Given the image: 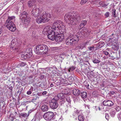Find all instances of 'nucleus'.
I'll list each match as a JSON object with an SVG mask.
<instances>
[{"label":"nucleus","instance_id":"obj_11","mask_svg":"<svg viewBox=\"0 0 121 121\" xmlns=\"http://www.w3.org/2000/svg\"><path fill=\"white\" fill-rule=\"evenodd\" d=\"M43 45H40L36 46L35 47L34 51L36 54L38 55H41L43 52L42 49L43 48Z\"/></svg>","mask_w":121,"mask_h":121},{"label":"nucleus","instance_id":"obj_34","mask_svg":"<svg viewBox=\"0 0 121 121\" xmlns=\"http://www.w3.org/2000/svg\"><path fill=\"white\" fill-rule=\"evenodd\" d=\"M88 50L90 51H93L94 49V46L93 45L91 46H89L88 47Z\"/></svg>","mask_w":121,"mask_h":121},{"label":"nucleus","instance_id":"obj_37","mask_svg":"<svg viewBox=\"0 0 121 121\" xmlns=\"http://www.w3.org/2000/svg\"><path fill=\"white\" fill-rule=\"evenodd\" d=\"M99 4L102 6L104 7H105L107 6V5L104 3L101 2L99 3Z\"/></svg>","mask_w":121,"mask_h":121},{"label":"nucleus","instance_id":"obj_43","mask_svg":"<svg viewBox=\"0 0 121 121\" xmlns=\"http://www.w3.org/2000/svg\"><path fill=\"white\" fill-rule=\"evenodd\" d=\"M60 117L57 116L54 117V119L55 118L56 121H58L60 120Z\"/></svg>","mask_w":121,"mask_h":121},{"label":"nucleus","instance_id":"obj_49","mask_svg":"<svg viewBox=\"0 0 121 121\" xmlns=\"http://www.w3.org/2000/svg\"><path fill=\"white\" fill-rule=\"evenodd\" d=\"M14 119V118L10 116L9 118L8 121H13Z\"/></svg>","mask_w":121,"mask_h":121},{"label":"nucleus","instance_id":"obj_32","mask_svg":"<svg viewBox=\"0 0 121 121\" xmlns=\"http://www.w3.org/2000/svg\"><path fill=\"white\" fill-rule=\"evenodd\" d=\"M78 34H77V35H75L74 36V37L73 38L75 40H76V41L77 42V43L78 42V41L79 40V37L77 35Z\"/></svg>","mask_w":121,"mask_h":121},{"label":"nucleus","instance_id":"obj_15","mask_svg":"<svg viewBox=\"0 0 121 121\" xmlns=\"http://www.w3.org/2000/svg\"><path fill=\"white\" fill-rule=\"evenodd\" d=\"M103 105L104 106L111 107L113 104V103L110 100H104L103 103Z\"/></svg>","mask_w":121,"mask_h":121},{"label":"nucleus","instance_id":"obj_27","mask_svg":"<svg viewBox=\"0 0 121 121\" xmlns=\"http://www.w3.org/2000/svg\"><path fill=\"white\" fill-rule=\"evenodd\" d=\"M71 43H70V45H72L73 44H75L77 43V42L76 40H75L73 39V38H71L70 42Z\"/></svg>","mask_w":121,"mask_h":121},{"label":"nucleus","instance_id":"obj_40","mask_svg":"<svg viewBox=\"0 0 121 121\" xmlns=\"http://www.w3.org/2000/svg\"><path fill=\"white\" fill-rule=\"evenodd\" d=\"M37 115L36 114H35L34 116L33 119L31 121H36L37 119H38V118H37Z\"/></svg>","mask_w":121,"mask_h":121},{"label":"nucleus","instance_id":"obj_42","mask_svg":"<svg viewBox=\"0 0 121 121\" xmlns=\"http://www.w3.org/2000/svg\"><path fill=\"white\" fill-rule=\"evenodd\" d=\"M55 83L56 85H57L58 86L61 84V82L60 80L59 81L56 80L55 81Z\"/></svg>","mask_w":121,"mask_h":121},{"label":"nucleus","instance_id":"obj_10","mask_svg":"<svg viewBox=\"0 0 121 121\" xmlns=\"http://www.w3.org/2000/svg\"><path fill=\"white\" fill-rule=\"evenodd\" d=\"M42 11V9L40 8H33L31 12L32 16L36 17L40 15V14L41 13Z\"/></svg>","mask_w":121,"mask_h":121},{"label":"nucleus","instance_id":"obj_45","mask_svg":"<svg viewBox=\"0 0 121 121\" xmlns=\"http://www.w3.org/2000/svg\"><path fill=\"white\" fill-rule=\"evenodd\" d=\"M64 92V93L65 94L67 95L70 92V91L69 89H66L65 90Z\"/></svg>","mask_w":121,"mask_h":121},{"label":"nucleus","instance_id":"obj_7","mask_svg":"<svg viewBox=\"0 0 121 121\" xmlns=\"http://www.w3.org/2000/svg\"><path fill=\"white\" fill-rule=\"evenodd\" d=\"M60 94H58L57 96H55L52 99L50 103V107L51 108L55 109L57 108L58 106V101L59 99H60Z\"/></svg>","mask_w":121,"mask_h":121},{"label":"nucleus","instance_id":"obj_38","mask_svg":"<svg viewBox=\"0 0 121 121\" xmlns=\"http://www.w3.org/2000/svg\"><path fill=\"white\" fill-rule=\"evenodd\" d=\"M41 85L43 87H46L47 86V84L45 82L41 83Z\"/></svg>","mask_w":121,"mask_h":121},{"label":"nucleus","instance_id":"obj_8","mask_svg":"<svg viewBox=\"0 0 121 121\" xmlns=\"http://www.w3.org/2000/svg\"><path fill=\"white\" fill-rule=\"evenodd\" d=\"M61 28L60 29H58L56 30L55 32H56V38L55 41L58 42H61L64 39V35L62 33Z\"/></svg>","mask_w":121,"mask_h":121},{"label":"nucleus","instance_id":"obj_52","mask_svg":"<svg viewBox=\"0 0 121 121\" xmlns=\"http://www.w3.org/2000/svg\"><path fill=\"white\" fill-rule=\"evenodd\" d=\"M32 92V91H31V90L30 89L27 92V94L28 95H30Z\"/></svg>","mask_w":121,"mask_h":121},{"label":"nucleus","instance_id":"obj_33","mask_svg":"<svg viewBox=\"0 0 121 121\" xmlns=\"http://www.w3.org/2000/svg\"><path fill=\"white\" fill-rule=\"evenodd\" d=\"M71 38H68L66 40V43L67 45H70V43H71L70 42Z\"/></svg>","mask_w":121,"mask_h":121},{"label":"nucleus","instance_id":"obj_28","mask_svg":"<svg viewBox=\"0 0 121 121\" xmlns=\"http://www.w3.org/2000/svg\"><path fill=\"white\" fill-rule=\"evenodd\" d=\"M104 45V43L103 42H99L97 45V48H100L102 47Z\"/></svg>","mask_w":121,"mask_h":121},{"label":"nucleus","instance_id":"obj_29","mask_svg":"<svg viewBox=\"0 0 121 121\" xmlns=\"http://www.w3.org/2000/svg\"><path fill=\"white\" fill-rule=\"evenodd\" d=\"M78 119L79 121H83L84 117L82 115H80L78 116Z\"/></svg>","mask_w":121,"mask_h":121},{"label":"nucleus","instance_id":"obj_4","mask_svg":"<svg viewBox=\"0 0 121 121\" xmlns=\"http://www.w3.org/2000/svg\"><path fill=\"white\" fill-rule=\"evenodd\" d=\"M15 21V17L14 16H8L6 21L7 24L6 26L10 31L14 32L16 30L15 25L14 24L13 22Z\"/></svg>","mask_w":121,"mask_h":121},{"label":"nucleus","instance_id":"obj_64","mask_svg":"<svg viewBox=\"0 0 121 121\" xmlns=\"http://www.w3.org/2000/svg\"><path fill=\"white\" fill-rule=\"evenodd\" d=\"M33 111H34L33 110H30L28 112L29 113H31V112H32Z\"/></svg>","mask_w":121,"mask_h":121},{"label":"nucleus","instance_id":"obj_24","mask_svg":"<svg viewBox=\"0 0 121 121\" xmlns=\"http://www.w3.org/2000/svg\"><path fill=\"white\" fill-rule=\"evenodd\" d=\"M81 96L83 99H85L87 96V93L86 92H83L81 94Z\"/></svg>","mask_w":121,"mask_h":121},{"label":"nucleus","instance_id":"obj_50","mask_svg":"<svg viewBox=\"0 0 121 121\" xmlns=\"http://www.w3.org/2000/svg\"><path fill=\"white\" fill-rule=\"evenodd\" d=\"M26 63L25 62H22L20 63L19 65L20 66L23 67L25 66L26 65Z\"/></svg>","mask_w":121,"mask_h":121},{"label":"nucleus","instance_id":"obj_48","mask_svg":"<svg viewBox=\"0 0 121 121\" xmlns=\"http://www.w3.org/2000/svg\"><path fill=\"white\" fill-rule=\"evenodd\" d=\"M28 80L30 81V82H29V83L31 84L33 81V80L32 77H30Z\"/></svg>","mask_w":121,"mask_h":121},{"label":"nucleus","instance_id":"obj_18","mask_svg":"<svg viewBox=\"0 0 121 121\" xmlns=\"http://www.w3.org/2000/svg\"><path fill=\"white\" fill-rule=\"evenodd\" d=\"M72 92L73 95L75 96H78L80 95V91L78 89H73L72 90Z\"/></svg>","mask_w":121,"mask_h":121},{"label":"nucleus","instance_id":"obj_26","mask_svg":"<svg viewBox=\"0 0 121 121\" xmlns=\"http://www.w3.org/2000/svg\"><path fill=\"white\" fill-rule=\"evenodd\" d=\"M60 80L61 82V84H64L65 85H68L66 82V81L65 79H60Z\"/></svg>","mask_w":121,"mask_h":121},{"label":"nucleus","instance_id":"obj_56","mask_svg":"<svg viewBox=\"0 0 121 121\" xmlns=\"http://www.w3.org/2000/svg\"><path fill=\"white\" fill-rule=\"evenodd\" d=\"M19 94H21V93H22V91L23 90V88L22 87H21L20 89H19Z\"/></svg>","mask_w":121,"mask_h":121},{"label":"nucleus","instance_id":"obj_57","mask_svg":"<svg viewBox=\"0 0 121 121\" xmlns=\"http://www.w3.org/2000/svg\"><path fill=\"white\" fill-rule=\"evenodd\" d=\"M100 108H101V109H103L104 108V105H102L101 104L99 106Z\"/></svg>","mask_w":121,"mask_h":121},{"label":"nucleus","instance_id":"obj_47","mask_svg":"<svg viewBox=\"0 0 121 121\" xmlns=\"http://www.w3.org/2000/svg\"><path fill=\"white\" fill-rule=\"evenodd\" d=\"M105 118L108 121L109 120V117L108 113H106L105 114Z\"/></svg>","mask_w":121,"mask_h":121},{"label":"nucleus","instance_id":"obj_20","mask_svg":"<svg viewBox=\"0 0 121 121\" xmlns=\"http://www.w3.org/2000/svg\"><path fill=\"white\" fill-rule=\"evenodd\" d=\"M41 110L43 112L47 111L48 109V106L44 104L42 105L41 107Z\"/></svg>","mask_w":121,"mask_h":121},{"label":"nucleus","instance_id":"obj_9","mask_svg":"<svg viewBox=\"0 0 121 121\" xmlns=\"http://www.w3.org/2000/svg\"><path fill=\"white\" fill-rule=\"evenodd\" d=\"M55 115L52 112H48L45 113L43 115V117L47 121H51L54 119Z\"/></svg>","mask_w":121,"mask_h":121},{"label":"nucleus","instance_id":"obj_6","mask_svg":"<svg viewBox=\"0 0 121 121\" xmlns=\"http://www.w3.org/2000/svg\"><path fill=\"white\" fill-rule=\"evenodd\" d=\"M19 17L23 25L26 26L29 24L30 20V18L27 16V14L26 12H22Z\"/></svg>","mask_w":121,"mask_h":121},{"label":"nucleus","instance_id":"obj_41","mask_svg":"<svg viewBox=\"0 0 121 121\" xmlns=\"http://www.w3.org/2000/svg\"><path fill=\"white\" fill-rule=\"evenodd\" d=\"M93 62L94 63H99V62H100L99 60H98L96 58L94 59L93 60Z\"/></svg>","mask_w":121,"mask_h":121},{"label":"nucleus","instance_id":"obj_1","mask_svg":"<svg viewBox=\"0 0 121 121\" xmlns=\"http://www.w3.org/2000/svg\"><path fill=\"white\" fill-rule=\"evenodd\" d=\"M80 19L81 17L79 14L72 11L68 13L64 16L65 20L71 25L75 24Z\"/></svg>","mask_w":121,"mask_h":121},{"label":"nucleus","instance_id":"obj_62","mask_svg":"<svg viewBox=\"0 0 121 121\" xmlns=\"http://www.w3.org/2000/svg\"><path fill=\"white\" fill-rule=\"evenodd\" d=\"M60 9L61 8L60 7L58 8L57 9V10L58 12H59L61 11V10H60Z\"/></svg>","mask_w":121,"mask_h":121},{"label":"nucleus","instance_id":"obj_44","mask_svg":"<svg viewBox=\"0 0 121 121\" xmlns=\"http://www.w3.org/2000/svg\"><path fill=\"white\" fill-rule=\"evenodd\" d=\"M93 108H94L95 109V110L97 111V109L98 108V109L99 110V111H100V110H102V109L100 108H100V107L99 106V107H98L97 106L94 107Z\"/></svg>","mask_w":121,"mask_h":121},{"label":"nucleus","instance_id":"obj_16","mask_svg":"<svg viewBox=\"0 0 121 121\" xmlns=\"http://www.w3.org/2000/svg\"><path fill=\"white\" fill-rule=\"evenodd\" d=\"M60 94V105L61 106H67L68 105L67 104V102L65 101V98L63 97H61V94Z\"/></svg>","mask_w":121,"mask_h":121},{"label":"nucleus","instance_id":"obj_51","mask_svg":"<svg viewBox=\"0 0 121 121\" xmlns=\"http://www.w3.org/2000/svg\"><path fill=\"white\" fill-rule=\"evenodd\" d=\"M74 112L75 114H77L79 113L80 111L78 109H75Z\"/></svg>","mask_w":121,"mask_h":121},{"label":"nucleus","instance_id":"obj_31","mask_svg":"<svg viewBox=\"0 0 121 121\" xmlns=\"http://www.w3.org/2000/svg\"><path fill=\"white\" fill-rule=\"evenodd\" d=\"M76 67L74 66H72L70 67L69 69L68 70V71L69 72H70V71H73L75 69Z\"/></svg>","mask_w":121,"mask_h":121},{"label":"nucleus","instance_id":"obj_53","mask_svg":"<svg viewBox=\"0 0 121 121\" xmlns=\"http://www.w3.org/2000/svg\"><path fill=\"white\" fill-rule=\"evenodd\" d=\"M109 12H107L105 14V16L106 17H107L109 16Z\"/></svg>","mask_w":121,"mask_h":121},{"label":"nucleus","instance_id":"obj_55","mask_svg":"<svg viewBox=\"0 0 121 121\" xmlns=\"http://www.w3.org/2000/svg\"><path fill=\"white\" fill-rule=\"evenodd\" d=\"M103 52L105 55H109V53L108 52L104 51H103Z\"/></svg>","mask_w":121,"mask_h":121},{"label":"nucleus","instance_id":"obj_36","mask_svg":"<svg viewBox=\"0 0 121 121\" xmlns=\"http://www.w3.org/2000/svg\"><path fill=\"white\" fill-rule=\"evenodd\" d=\"M116 10L115 9H113L112 10V14L113 17H116Z\"/></svg>","mask_w":121,"mask_h":121},{"label":"nucleus","instance_id":"obj_30","mask_svg":"<svg viewBox=\"0 0 121 121\" xmlns=\"http://www.w3.org/2000/svg\"><path fill=\"white\" fill-rule=\"evenodd\" d=\"M68 79L69 81V82H73L74 80L73 77L71 76L68 78Z\"/></svg>","mask_w":121,"mask_h":121},{"label":"nucleus","instance_id":"obj_63","mask_svg":"<svg viewBox=\"0 0 121 121\" xmlns=\"http://www.w3.org/2000/svg\"><path fill=\"white\" fill-rule=\"evenodd\" d=\"M3 32L2 29V28L0 27V35Z\"/></svg>","mask_w":121,"mask_h":121},{"label":"nucleus","instance_id":"obj_58","mask_svg":"<svg viewBox=\"0 0 121 121\" xmlns=\"http://www.w3.org/2000/svg\"><path fill=\"white\" fill-rule=\"evenodd\" d=\"M109 56L110 57H112V59H114L115 58V57L112 56V55H110V54H109Z\"/></svg>","mask_w":121,"mask_h":121},{"label":"nucleus","instance_id":"obj_35","mask_svg":"<svg viewBox=\"0 0 121 121\" xmlns=\"http://www.w3.org/2000/svg\"><path fill=\"white\" fill-rule=\"evenodd\" d=\"M27 116V114L26 113H21L19 115L20 117H25Z\"/></svg>","mask_w":121,"mask_h":121},{"label":"nucleus","instance_id":"obj_12","mask_svg":"<svg viewBox=\"0 0 121 121\" xmlns=\"http://www.w3.org/2000/svg\"><path fill=\"white\" fill-rule=\"evenodd\" d=\"M17 41L16 39H13L11 41V44L10 45V46L11 47L10 48L11 50H17V44L16 42Z\"/></svg>","mask_w":121,"mask_h":121},{"label":"nucleus","instance_id":"obj_5","mask_svg":"<svg viewBox=\"0 0 121 121\" xmlns=\"http://www.w3.org/2000/svg\"><path fill=\"white\" fill-rule=\"evenodd\" d=\"M40 17L36 19V22L38 24L44 23L49 21L51 19V15L48 13H43L40 14Z\"/></svg>","mask_w":121,"mask_h":121},{"label":"nucleus","instance_id":"obj_39","mask_svg":"<svg viewBox=\"0 0 121 121\" xmlns=\"http://www.w3.org/2000/svg\"><path fill=\"white\" fill-rule=\"evenodd\" d=\"M115 109L117 111H119L121 109L120 107L119 106L117 105L115 106Z\"/></svg>","mask_w":121,"mask_h":121},{"label":"nucleus","instance_id":"obj_17","mask_svg":"<svg viewBox=\"0 0 121 121\" xmlns=\"http://www.w3.org/2000/svg\"><path fill=\"white\" fill-rule=\"evenodd\" d=\"M43 48L42 49L43 52H42L41 55L47 54L48 50H49L48 47L46 45L43 44Z\"/></svg>","mask_w":121,"mask_h":121},{"label":"nucleus","instance_id":"obj_21","mask_svg":"<svg viewBox=\"0 0 121 121\" xmlns=\"http://www.w3.org/2000/svg\"><path fill=\"white\" fill-rule=\"evenodd\" d=\"M35 2V0H30L28 2V5L29 7H31L34 5Z\"/></svg>","mask_w":121,"mask_h":121},{"label":"nucleus","instance_id":"obj_3","mask_svg":"<svg viewBox=\"0 0 121 121\" xmlns=\"http://www.w3.org/2000/svg\"><path fill=\"white\" fill-rule=\"evenodd\" d=\"M116 36L113 34H112L111 37L112 38H109L108 40L107 45L108 46H112V48L115 50H117L119 48L118 44V38H116Z\"/></svg>","mask_w":121,"mask_h":121},{"label":"nucleus","instance_id":"obj_61","mask_svg":"<svg viewBox=\"0 0 121 121\" xmlns=\"http://www.w3.org/2000/svg\"><path fill=\"white\" fill-rule=\"evenodd\" d=\"M44 76H45L44 75H40V78L41 79H43L44 78Z\"/></svg>","mask_w":121,"mask_h":121},{"label":"nucleus","instance_id":"obj_46","mask_svg":"<svg viewBox=\"0 0 121 121\" xmlns=\"http://www.w3.org/2000/svg\"><path fill=\"white\" fill-rule=\"evenodd\" d=\"M88 0H82L80 2V3L82 4H84Z\"/></svg>","mask_w":121,"mask_h":121},{"label":"nucleus","instance_id":"obj_54","mask_svg":"<svg viewBox=\"0 0 121 121\" xmlns=\"http://www.w3.org/2000/svg\"><path fill=\"white\" fill-rule=\"evenodd\" d=\"M118 117L119 120L121 119V112L118 114Z\"/></svg>","mask_w":121,"mask_h":121},{"label":"nucleus","instance_id":"obj_22","mask_svg":"<svg viewBox=\"0 0 121 121\" xmlns=\"http://www.w3.org/2000/svg\"><path fill=\"white\" fill-rule=\"evenodd\" d=\"M87 23V21L85 20L82 21L80 25V28L83 27Z\"/></svg>","mask_w":121,"mask_h":121},{"label":"nucleus","instance_id":"obj_25","mask_svg":"<svg viewBox=\"0 0 121 121\" xmlns=\"http://www.w3.org/2000/svg\"><path fill=\"white\" fill-rule=\"evenodd\" d=\"M65 101L66 100V102H67V105L68 104L70 105L71 101L70 97L69 96H67L65 98Z\"/></svg>","mask_w":121,"mask_h":121},{"label":"nucleus","instance_id":"obj_23","mask_svg":"<svg viewBox=\"0 0 121 121\" xmlns=\"http://www.w3.org/2000/svg\"><path fill=\"white\" fill-rule=\"evenodd\" d=\"M108 82L107 81H104L100 85V86L101 87H106L108 85Z\"/></svg>","mask_w":121,"mask_h":121},{"label":"nucleus","instance_id":"obj_19","mask_svg":"<svg viewBox=\"0 0 121 121\" xmlns=\"http://www.w3.org/2000/svg\"><path fill=\"white\" fill-rule=\"evenodd\" d=\"M88 43V42H86L85 43H81L78 45V48L79 49H82L86 47V46Z\"/></svg>","mask_w":121,"mask_h":121},{"label":"nucleus","instance_id":"obj_13","mask_svg":"<svg viewBox=\"0 0 121 121\" xmlns=\"http://www.w3.org/2000/svg\"><path fill=\"white\" fill-rule=\"evenodd\" d=\"M30 52L29 53L27 52L22 53L21 56L22 58L26 59L27 58H30L32 56V52H31L32 51V49H30Z\"/></svg>","mask_w":121,"mask_h":121},{"label":"nucleus","instance_id":"obj_59","mask_svg":"<svg viewBox=\"0 0 121 121\" xmlns=\"http://www.w3.org/2000/svg\"><path fill=\"white\" fill-rule=\"evenodd\" d=\"M84 105L85 107H86H86H87L89 109L90 108V107L89 105L85 104Z\"/></svg>","mask_w":121,"mask_h":121},{"label":"nucleus","instance_id":"obj_2","mask_svg":"<svg viewBox=\"0 0 121 121\" xmlns=\"http://www.w3.org/2000/svg\"><path fill=\"white\" fill-rule=\"evenodd\" d=\"M62 22L60 20L56 21L53 23L52 27L49 26H46L43 29V33L44 35H49L53 31V29L55 30L60 29L61 28Z\"/></svg>","mask_w":121,"mask_h":121},{"label":"nucleus","instance_id":"obj_60","mask_svg":"<svg viewBox=\"0 0 121 121\" xmlns=\"http://www.w3.org/2000/svg\"><path fill=\"white\" fill-rule=\"evenodd\" d=\"M47 92L46 91H44L42 93V94L43 95H47Z\"/></svg>","mask_w":121,"mask_h":121},{"label":"nucleus","instance_id":"obj_14","mask_svg":"<svg viewBox=\"0 0 121 121\" xmlns=\"http://www.w3.org/2000/svg\"><path fill=\"white\" fill-rule=\"evenodd\" d=\"M55 31H53L51 32V34L47 35L48 38L52 40H55L56 38V33Z\"/></svg>","mask_w":121,"mask_h":121}]
</instances>
